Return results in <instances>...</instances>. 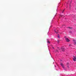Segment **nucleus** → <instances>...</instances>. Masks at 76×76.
Returning <instances> with one entry per match:
<instances>
[{"mask_svg":"<svg viewBox=\"0 0 76 76\" xmlns=\"http://www.w3.org/2000/svg\"><path fill=\"white\" fill-rule=\"evenodd\" d=\"M58 30L57 29H56L55 30V32L56 33H58Z\"/></svg>","mask_w":76,"mask_h":76,"instance_id":"nucleus-3","label":"nucleus"},{"mask_svg":"<svg viewBox=\"0 0 76 76\" xmlns=\"http://www.w3.org/2000/svg\"><path fill=\"white\" fill-rule=\"evenodd\" d=\"M47 42H48V44H50V41H48Z\"/></svg>","mask_w":76,"mask_h":76,"instance_id":"nucleus-8","label":"nucleus"},{"mask_svg":"<svg viewBox=\"0 0 76 76\" xmlns=\"http://www.w3.org/2000/svg\"><path fill=\"white\" fill-rule=\"evenodd\" d=\"M52 48H53V49H54V47H52Z\"/></svg>","mask_w":76,"mask_h":76,"instance_id":"nucleus-14","label":"nucleus"},{"mask_svg":"<svg viewBox=\"0 0 76 76\" xmlns=\"http://www.w3.org/2000/svg\"><path fill=\"white\" fill-rule=\"evenodd\" d=\"M73 60L74 61H76V56H73Z\"/></svg>","mask_w":76,"mask_h":76,"instance_id":"nucleus-2","label":"nucleus"},{"mask_svg":"<svg viewBox=\"0 0 76 76\" xmlns=\"http://www.w3.org/2000/svg\"><path fill=\"white\" fill-rule=\"evenodd\" d=\"M65 39L66 42H70V40L69 39L67 38L66 37H65Z\"/></svg>","mask_w":76,"mask_h":76,"instance_id":"nucleus-1","label":"nucleus"},{"mask_svg":"<svg viewBox=\"0 0 76 76\" xmlns=\"http://www.w3.org/2000/svg\"><path fill=\"white\" fill-rule=\"evenodd\" d=\"M56 52H58V50H56Z\"/></svg>","mask_w":76,"mask_h":76,"instance_id":"nucleus-11","label":"nucleus"},{"mask_svg":"<svg viewBox=\"0 0 76 76\" xmlns=\"http://www.w3.org/2000/svg\"><path fill=\"white\" fill-rule=\"evenodd\" d=\"M61 64L63 68H64V65H63V63H61Z\"/></svg>","mask_w":76,"mask_h":76,"instance_id":"nucleus-5","label":"nucleus"},{"mask_svg":"<svg viewBox=\"0 0 76 76\" xmlns=\"http://www.w3.org/2000/svg\"><path fill=\"white\" fill-rule=\"evenodd\" d=\"M69 33L70 34H72V31H69Z\"/></svg>","mask_w":76,"mask_h":76,"instance_id":"nucleus-10","label":"nucleus"},{"mask_svg":"<svg viewBox=\"0 0 76 76\" xmlns=\"http://www.w3.org/2000/svg\"><path fill=\"white\" fill-rule=\"evenodd\" d=\"M61 17H62V15H61Z\"/></svg>","mask_w":76,"mask_h":76,"instance_id":"nucleus-20","label":"nucleus"},{"mask_svg":"<svg viewBox=\"0 0 76 76\" xmlns=\"http://www.w3.org/2000/svg\"><path fill=\"white\" fill-rule=\"evenodd\" d=\"M58 38H60L59 34H58Z\"/></svg>","mask_w":76,"mask_h":76,"instance_id":"nucleus-9","label":"nucleus"},{"mask_svg":"<svg viewBox=\"0 0 76 76\" xmlns=\"http://www.w3.org/2000/svg\"><path fill=\"white\" fill-rule=\"evenodd\" d=\"M53 22V20H52V22Z\"/></svg>","mask_w":76,"mask_h":76,"instance_id":"nucleus-18","label":"nucleus"},{"mask_svg":"<svg viewBox=\"0 0 76 76\" xmlns=\"http://www.w3.org/2000/svg\"><path fill=\"white\" fill-rule=\"evenodd\" d=\"M53 19H54V17H53Z\"/></svg>","mask_w":76,"mask_h":76,"instance_id":"nucleus-19","label":"nucleus"},{"mask_svg":"<svg viewBox=\"0 0 76 76\" xmlns=\"http://www.w3.org/2000/svg\"><path fill=\"white\" fill-rule=\"evenodd\" d=\"M68 28H69V29H72V27H68Z\"/></svg>","mask_w":76,"mask_h":76,"instance_id":"nucleus-7","label":"nucleus"},{"mask_svg":"<svg viewBox=\"0 0 76 76\" xmlns=\"http://www.w3.org/2000/svg\"><path fill=\"white\" fill-rule=\"evenodd\" d=\"M64 10H65L64 9L63 10V11L62 12V13H63V12H64Z\"/></svg>","mask_w":76,"mask_h":76,"instance_id":"nucleus-12","label":"nucleus"},{"mask_svg":"<svg viewBox=\"0 0 76 76\" xmlns=\"http://www.w3.org/2000/svg\"><path fill=\"white\" fill-rule=\"evenodd\" d=\"M73 41L74 42V44L75 45H76V40H73Z\"/></svg>","mask_w":76,"mask_h":76,"instance_id":"nucleus-6","label":"nucleus"},{"mask_svg":"<svg viewBox=\"0 0 76 76\" xmlns=\"http://www.w3.org/2000/svg\"><path fill=\"white\" fill-rule=\"evenodd\" d=\"M56 14H55V15H54L55 16H56Z\"/></svg>","mask_w":76,"mask_h":76,"instance_id":"nucleus-16","label":"nucleus"},{"mask_svg":"<svg viewBox=\"0 0 76 76\" xmlns=\"http://www.w3.org/2000/svg\"><path fill=\"white\" fill-rule=\"evenodd\" d=\"M69 46H71V45H69Z\"/></svg>","mask_w":76,"mask_h":76,"instance_id":"nucleus-17","label":"nucleus"},{"mask_svg":"<svg viewBox=\"0 0 76 76\" xmlns=\"http://www.w3.org/2000/svg\"><path fill=\"white\" fill-rule=\"evenodd\" d=\"M63 26V25H62V26Z\"/></svg>","mask_w":76,"mask_h":76,"instance_id":"nucleus-21","label":"nucleus"},{"mask_svg":"<svg viewBox=\"0 0 76 76\" xmlns=\"http://www.w3.org/2000/svg\"><path fill=\"white\" fill-rule=\"evenodd\" d=\"M58 43L59 42V40L57 41Z\"/></svg>","mask_w":76,"mask_h":76,"instance_id":"nucleus-13","label":"nucleus"},{"mask_svg":"<svg viewBox=\"0 0 76 76\" xmlns=\"http://www.w3.org/2000/svg\"><path fill=\"white\" fill-rule=\"evenodd\" d=\"M69 63H67V64H69Z\"/></svg>","mask_w":76,"mask_h":76,"instance_id":"nucleus-15","label":"nucleus"},{"mask_svg":"<svg viewBox=\"0 0 76 76\" xmlns=\"http://www.w3.org/2000/svg\"><path fill=\"white\" fill-rule=\"evenodd\" d=\"M61 50L62 51L64 52V50H65V48H61Z\"/></svg>","mask_w":76,"mask_h":76,"instance_id":"nucleus-4","label":"nucleus"}]
</instances>
